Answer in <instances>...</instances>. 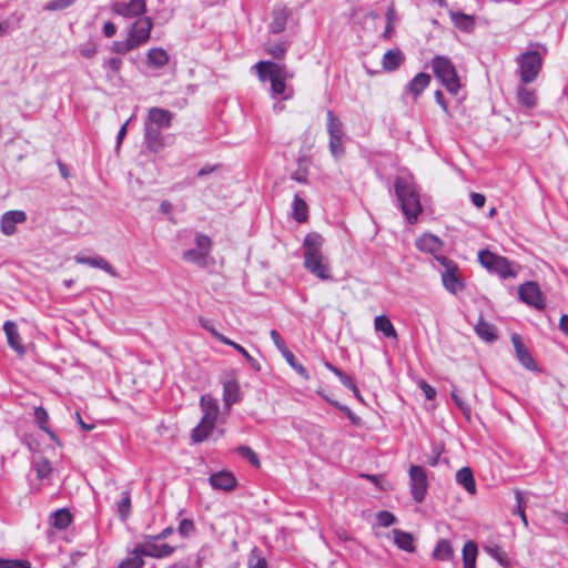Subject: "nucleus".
<instances>
[{
    "instance_id": "1",
    "label": "nucleus",
    "mask_w": 568,
    "mask_h": 568,
    "mask_svg": "<svg viewBox=\"0 0 568 568\" xmlns=\"http://www.w3.org/2000/svg\"><path fill=\"white\" fill-rule=\"evenodd\" d=\"M255 69L262 82L270 81L272 99L286 101L293 98L294 90L286 84V81L293 78V73L288 72L285 64L260 61L255 64Z\"/></svg>"
},
{
    "instance_id": "2",
    "label": "nucleus",
    "mask_w": 568,
    "mask_h": 568,
    "mask_svg": "<svg viewBox=\"0 0 568 568\" xmlns=\"http://www.w3.org/2000/svg\"><path fill=\"white\" fill-rule=\"evenodd\" d=\"M303 246L305 267L318 278H328L329 265L321 252L323 246V237L316 233L307 234Z\"/></svg>"
},
{
    "instance_id": "3",
    "label": "nucleus",
    "mask_w": 568,
    "mask_h": 568,
    "mask_svg": "<svg viewBox=\"0 0 568 568\" xmlns=\"http://www.w3.org/2000/svg\"><path fill=\"white\" fill-rule=\"evenodd\" d=\"M202 417L197 426L192 430V439L195 443L205 440L215 427L220 414V406L211 395H203L200 400Z\"/></svg>"
},
{
    "instance_id": "4",
    "label": "nucleus",
    "mask_w": 568,
    "mask_h": 568,
    "mask_svg": "<svg viewBox=\"0 0 568 568\" xmlns=\"http://www.w3.org/2000/svg\"><path fill=\"white\" fill-rule=\"evenodd\" d=\"M395 192L400 203L402 213L423 212L419 194L410 178H397L395 181Z\"/></svg>"
},
{
    "instance_id": "5",
    "label": "nucleus",
    "mask_w": 568,
    "mask_h": 568,
    "mask_svg": "<svg viewBox=\"0 0 568 568\" xmlns=\"http://www.w3.org/2000/svg\"><path fill=\"white\" fill-rule=\"evenodd\" d=\"M432 69L447 91L457 94L460 89V79L452 60L444 55H436L432 60Z\"/></svg>"
},
{
    "instance_id": "6",
    "label": "nucleus",
    "mask_w": 568,
    "mask_h": 568,
    "mask_svg": "<svg viewBox=\"0 0 568 568\" xmlns=\"http://www.w3.org/2000/svg\"><path fill=\"white\" fill-rule=\"evenodd\" d=\"M212 247L213 243L210 236L203 233H196L194 236V245L182 252V258L186 263L205 267L212 261Z\"/></svg>"
},
{
    "instance_id": "7",
    "label": "nucleus",
    "mask_w": 568,
    "mask_h": 568,
    "mask_svg": "<svg viewBox=\"0 0 568 568\" xmlns=\"http://www.w3.org/2000/svg\"><path fill=\"white\" fill-rule=\"evenodd\" d=\"M544 57L537 50H528L517 57L520 82L528 84L534 82L542 67Z\"/></svg>"
},
{
    "instance_id": "8",
    "label": "nucleus",
    "mask_w": 568,
    "mask_h": 568,
    "mask_svg": "<svg viewBox=\"0 0 568 568\" xmlns=\"http://www.w3.org/2000/svg\"><path fill=\"white\" fill-rule=\"evenodd\" d=\"M478 260L486 270L498 274L501 278L516 276V271L513 268L511 263L504 256L484 250L478 253Z\"/></svg>"
},
{
    "instance_id": "9",
    "label": "nucleus",
    "mask_w": 568,
    "mask_h": 568,
    "mask_svg": "<svg viewBox=\"0 0 568 568\" xmlns=\"http://www.w3.org/2000/svg\"><path fill=\"white\" fill-rule=\"evenodd\" d=\"M436 260L445 268L442 275L444 287L454 295L463 292L465 284L458 265L445 256H436Z\"/></svg>"
},
{
    "instance_id": "10",
    "label": "nucleus",
    "mask_w": 568,
    "mask_h": 568,
    "mask_svg": "<svg viewBox=\"0 0 568 568\" xmlns=\"http://www.w3.org/2000/svg\"><path fill=\"white\" fill-rule=\"evenodd\" d=\"M327 132L329 134V151L335 160H339L345 152L344 131L342 122L334 115L333 111H327Z\"/></svg>"
},
{
    "instance_id": "11",
    "label": "nucleus",
    "mask_w": 568,
    "mask_h": 568,
    "mask_svg": "<svg viewBox=\"0 0 568 568\" xmlns=\"http://www.w3.org/2000/svg\"><path fill=\"white\" fill-rule=\"evenodd\" d=\"M409 487L413 499L416 503H422L425 499L428 489V479L426 470L418 465L409 467Z\"/></svg>"
},
{
    "instance_id": "12",
    "label": "nucleus",
    "mask_w": 568,
    "mask_h": 568,
    "mask_svg": "<svg viewBox=\"0 0 568 568\" xmlns=\"http://www.w3.org/2000/svg\"><path fill=\"white\" fill-rule=\"evenodd\" d=\"M153 28V21L149 17H143L136 19L128 31V38L133 43V45L138 49L141 45L148 43L151 37V31Z\"/></svg>"
},
{
    "instance_id": "13",
    "label": "nucleus",
    "mask_w": 568,
    "mask_h": 568,
    "mask_svg": "<svg viewBox=\"0 0 568 568\" xmlns=\"http://www.w3.org/2000/svg\"><path fill=\"white\" fill-rule=\"evenodd\" d=\"M145 0L115 1L111 10L125 19L138 18L145 12Z\"/></svg>"
},
{
    "instance_id": "14",
    "label": "nucleus",
    "mask_w": 568,
    "mask_h": 568,
    "mask_svg": "<svg viewBox=\"0 0 568 568\" xmlns=\"http://www.w3.org/2000/svg\"><path fill=\"white\" fill-rule=\"evenodd\" d=\"M155 537L149 538L145 541L136 545V551L143 556L153 558H163L170 556L174 548L168 544H158Z\"/></svg>"
},
{
    "instance_id": "15",
    "label": "nucleus",
    "mask_w": 568,
    "mask_h": 568,
    "mask_svg": "<svg viewBox=\"0 0 568 568\" xmlns=\"http://www.w3.org/2000/svg\"><path fill=\"white\" fill-rule=\"evenodd\" d=\"M519 296L523 302L537 310H542L545 307V297L539 286L534 282L523 284L519 288Z\"/></svg>"
},
{
    "instance_id": "16",
    "label": "nucleus",
    "mask_w": 568,
    "mask_h": 568,
    "mask_svg": "<svg viewBox=\"0 0 568 568\" xmlns=\"http://www.w3.org/2000/svg\"><path fill=\"white\" fill-rule=\"evenodd\" d=\"M222 384L224 405L230 407L240 400V385L233 373L225 375Z\"/></svg>"
},
{
    "instance_id": "17",
    "label": "nucleus",
    "mask_w": 568,
    "mask_h": 568,
    "mask_svg": "<svg viewBox=\"0 0 568 568\" xmlns=\"http://www.w3.org/2000/svg\"><path fill=\"white\" fill-rule=\"evenodd\" d=\"M173 119V113L162 109V108H151L149 110L148 119L145 121L146 124L160 129L165 130L171 126V122Z\"/></svg>"
},
{
    "instance_id": "18",
    "label": "nucleus",
    "mask_w": 568,
    "mask_h": 568,
    "mask_svg": "<svg viewBox=\"0 0 568 568\" xmlns=\"http://www.w3.org/2000/svg\"><path fill=\"white\" fill-rule=\"evenodd\" d=\"M3 332L7 336V341L9 346L20 356L24 355L27 352L26 346L22 343L21 336L18 332L17 324L11 321H7L3 324Z\"/></svg>"
},
{
    "instance_id": "19",
    "label": "nucleus",
    "mask_w": 568,
    "mask_h": 568,
    "mask_svg": "<svg viewBox=\"0 0 568 568\" xmlns=\"http://www.w3.org/2000/svg\"><path fill=\"white\" fill-rule=\"evenodd\" d=\"M511 342L516 349L517 358L521 363V365L529 371H537V364L532 356L530 355L529 351L525 347L521 337L518 334H514L511 336Z\"/></svg>"
},
{
    "instance_id": "20",
    "label": "nucleus",
    "mask_w": 568,
    "mask_h": 568,
    "mask_svg": "<svg viewBox=\"0 0 568 568\" xmlns=\"http://www.w3.org/2000/svg\"><path fill=\"white\" fill-rule=\"evenodd\" d=\"M144 142L151 152H160L164 148L162 130L144 124Z\"/></svg>"
},
{
    "instance_id": "21",
    "label": "nucleus",
    "mask_w": 568,
    "mask_h": 568,
    "mask_svg": "<svg viewBox=\"0 0 568 568\" xmlns=\"http://www.w3.org/2000/svg\"><path fill=\"white\" fill-rule=\"evenodd\" d=\"M209 480L214 489L230 491L236 486L235 477L232 473L226 470L212 474Z\"/></svg>"
},
{
    "instance_id": "22",
    "label": "nucleus",
    "mask_w": 568,
    "mask_h": 568,
    "mask_svg": "<svg viewBox=\"0 0 568 568\" xmlns=\"http://www.w3.org/2000/svg\"><path fill=\"white\" fill-rule=\"evenodd\" d=\"M455 556L453 544L445 538L439 539L433 550L432 557L439 561H450Z\"/></svg>"
},
{
    "instance_id": "23",
    "label": "nucleus",
    "mask_w": 568,
    "mask_h": 568,
    "mask_svg": "<svg viewBox=\"0 0 568 568\" xmlns=\"http://www.w3.org/2000/svg\"><path fill=\"white\" fill-rule=\"evenodd\" d=\"M390 534L393 536L394 544L399 549L407 552H414L416 550L415 540L412 534L400 529H393Z\"/></svg>"
},
{
    "instance_id": "24",
    "label": "nucleus",
    "mask_w": 568,
    "mask_h": 568,
    "mask_svg": "<svg viewBox=\"0 0 568 568\" xmlns=\"http://www.w3.org/2000/svg\"><path fill=\"white\" fill-rule=\"evenodd\" d=\"M430 83V75L424 72L416 74L406 85V92L419 97Z\"/></svg>"
},
{
    "instance_id": "25",
    "label": "nucleus",
    "mask_w": 568,
    "mask_h": 568,
    "mask_svg": "<svg viewBox=\"0 0 568 568\" xmlns=\"http://www.w3.org/2000/svg\"><path fill=\"white\" fill-rule=\"evenodd\" d=\"M517 101L527 109H532L537 104V93L535 89L527 88L521 82L517 87Z\"/></svg>"
},
{
    "instance_id": "26",
    "label": "nucleus",
    "mask_w": 568,
    "mask_h": 568,
    "mask_svg": "<svg viewBox=\"0 0 568 568\" xmlns=\"http://www.w3.org/2000/svg\"><path fill=\"white\" fill-rule=\"evenodd\" d=\"M404 62V54L399 49L387 50L382 59V65L385 71H395Z\"/></svg>"
},
{
    "instance_id": "27",
    "label": "nucleus",
    "mask_w": 568,
    "mask_h": 568,
    "mask_svg": "<svg viewBox=\"0 0 568 568\" xmlns=\"http://www.w3.org/2000/svg\"><path fill=\"white\" fill-rule=\"evenodd\" d=\"M456 483L463 486L464 489L470 495H475L477 491L474 474L469 467H463L457 470Z\"/></svg>"
},
{
    "instance_id": "28",
    "label": "nucleus",
    "mask_w": 568,
    "mask_h": 568,
    "mask_svg": "<svg viewBox=\"0 0 568 568\" xmlns=\"http://www.w3.org/2000/svg\"><path fill=\"white\" fill-rule=\"evenodd\" d=\"M416 246L420 251L435 254L436 252L440 251L443 243L438 237L434 235L424 234L417 239Z\"/></svg>"
},
{
    "instance_id": "29",
    "label": "nucleus",
    "mask_w": 568,
    "mask_h": 568,
    "mask_svg": "<svg viewBox=\"0 0 568 568\" xmlns=\"http://www.w3.org/2000/svg\"><path fill=\"white\" fill-rule=\"evenodd\" d=\"M26 221V215H1L0 230L2 234L10 236L17 231V225Z\"/></svg>"
},
{
    "instance_id": "30",
    "label": "nucleus",
    "mask_w": 568,
    "mask_h": 568,
    "mask_svg": "<svg viewBox=\"0 0 568 568\" xmlns=\"http://www.w3.org/2000/svg\"><path fill=\"white\" fill-rule=\"evenodd\" d=\"M74 260L79 264H87V265H90L95 268H101V270L105 271L106 273H109L110 275L116 276L114 268L103 257H99V256L87 257V256L77 255L74 257Z\"/></svg>"
},
{
    "instance_id": "31",
    "label": "nucleus",
    "mask_w": 568,
    "mask_h": 568,
    "mask_svg": "<svg viewBox=\"0 0 568 568\" xmlns=\"http://www.w3.org/2000/svg\"><path fill=\"white\" fill-rule=\"evenodd\" d=\"M325 366L341 379L343 385L345 387H347L353 393V395L355 396L356 399L364 403V398L361 395L359 389L357 388V386L355 385V383L348 375L344 374L341 369L333 366L331 363H325Z\"/></svg>"
},
{
    "instance_id": "32",
    "label": "nucleus",
    "mask_w": 568,
    "mask_h": 568,
    "mask_svg": "<svg viewBox=\"0 0 568 568\" xmlns=\"http://www.w3.org/2000/svg\"><path fill=\"white\" fill-rule=\"evenodd\" d=\"M288 18V11L285 8H275L272 12L270 30L273 33H280L285 29Z\"/></svg>"
},
{
    "instance_id": "33",
    "label": "nucleus",
    "mask_w": 568,
    "mask_h": 568,
    "mask_svg": "<svg viewBox=\"0 0 568 568\" xmlns=\"http://www.w3.org/2000/svg\"><path fill=\"white\" fill-rule=\"evenodd\" d=\"M462 556L464 568H476V560L478 556L477 545L471 540L467 541L463 547Z\"/></svg>"
},
{
    "instance_id": "34",
    "label": "nucleus",
    "mask_w": 568,
    "mask_h": 568,
    "mask_svg": "<svg viewBox=\"0 0 568 568\" xmlns=\"http://www.w3.org/2000/svg\"><path fill=\"white\" fill-rule=\"evenodd\" d=\"M374 328L381 332L385 337L397 338V332L390 320L385 315L376 316L374 320Z\"/></svg>"
},
{
    "instance_id": "35",
    "label": "nucleus",
    "mask_w": 568,
    "mask_h": 568,
    "mask_svg": "<svg viewBox=\"0 0 568 568\" xmlns=\"http://www.w3.org/2000/svg\"><path fill=\"white\" fill-rule=\"evenodd\" d=\"M148 62L155 68H162L169 62V54L162 48H152L148 52Z\"/></svg>"
},
{
    "instance_id": "36",
    "label": "nucleus",
    "mask_w": 568,
    "mask_h": 568,
    "mask_svg": "<svg viewBox=\"0 0 568 568\" xmlns=\"http://www.w3.org/2000/svg\"><path fill=\"white\" fill-rule=\"evenodd\" d=\"M33 468L39 480L47 479L52 473L51 463L41 456L33 459Z\"/></svg>"
},
{
    "instance_id": "37",
    "label": "nucleus",
    "mask_w": 568,
    "mask_h": 568,
    "mask_svg": "<svg viewBox=\"0 0 568 568\" xmlns=\"http://www.w3.org/2000/svg\"><path fill=\"white\" fill-rule=\"evenodd\" d=\"M450 17L455 27L463 31H470L475 26L474 18L463 12H452Z\"/></svg>"
},
{
    "instance_id": "38",
    "label": "nucleus",
    "mask_w": 568,
    "mask_h": 568,
    "mask_svg": "<svg viewBox=\"0 0 568 568\" xmlns=\"http://www.w3.org/2000/svg\"><path fill=\"white\" fill-rule=\"evenodd\" d=\"M475 331L486 342H494L496 339L494 326L485 321H479L475 326Z\"/></svg>"
},
{
    "instance_id": "39",
    "label": "nucleus",
    "mask_w": 568,
    "mask_h": 568,
    "mask_svg": "<svg viewBox=\"0 0 568 568\" xmlns=\"http://www.w3.org/2000/svg\"><path fill=\"white\" fill-rule=\"evenodd\" d=\"M34 418H36V422L37 424L39 425V427L44 430L52 439H57L55 435L53 432H51L47 426V422L49 419L48 417V414L45 412V409H43L42 407H38L36 408L34 410Z\"/></svg>"
},
{
    "instance_id": "40",
    "label": "nucleus",
    "mask_w": 568,
    "mask_h": 568,
    "mask_svg": "<svg viewBox=\"0 0 568 568\" xmlns=\"http://www.w3.org/2000/svg\"><path fill=\"white\" fill-rule=\"evenodd\" d=\"M281 354L284 356V358L287 361L290 366L295 369L301 376H303L305 379L308 378V374L306 369L296 362L294 354L288 349L285 348V351H282Z\"/></svg>"
},
{
    "instance_id": "41",
    "label": "nucleus",
    "mask_w": 568,
    "mask_h": 568,
    "mask_svg": "<svg viewBox=\"0 0 568 568\" xmlns=\"http://www.w3.org/2000/svg\"><path fill=\"white\" fill-rule=\"evenodd\" d=\"M142 554H140L139 551H136V547L134 548L132 555L130 557H128L126 559H124L119 568H141L143 566V559H142Z\"/></svg>"
},
{
    "instance_id": "42",
    "label": "nucleus",
    "mask_w": 568,
    "mask_h": 568,
    "mask_svg": "<svg viewBox=\"0 0 568 568\" xmlns=\"http://www.w3.org/2000/svg\"><path fill=\"white\" fill-rule=\"evenodd\" d=\"M52 518H53V526L59 529H63V528L68 527L69 524L71 523V515L65 509H60V510L55 511L53 514Z\"/></svg>"
},
{
    "instance_id": "43",
    "label": "nucleus",
    "mask_w": 568,
    "mask_h": 568,
    "mask_svg": "<svg viewBox=\"0 0 568 568\" xmlns=\"http://www.w3.org/2000/svg\"><path fill=\"white\" fill-rule=\"evenodd\" d=\"M135 49L128 37L123 41H114L110 47V51L116 54H126Z\"/></svg>"
},
{
    "instance_id": "44",
    "label": "nucleus",
    "mask_w": 568,
    "mask_h": 568,
    "mask_svg": "<svg viewBox=\"0 0 568 568\" xmlns=\"http://www.w3.org/2000/svg\"><path fill=\"white\" fill-rule=\"evenodd\" d=\"M397 21V16L394 6L388 7L386 12V28L384 31L385 38H390Z\"/></svg>"
},
{
    "instance_id": "45",
    "label": "nucleus",
    "mask_w": 568,
    "mask_h": 568,
    "mask_svg": "<svg viewBox=\"0 0 568 568\" xmlns=\"http://www.w3.org/2000/svg\"><path fill=\"white\" fill-rule=\"evenodd\" d=\"M376 526L378 527H389L396 521V517L386 510L378 511L375 516Z\"/></svg>"
},
{
    "instance_id": "46",
    "label": "nucleus",
    "mask_w": 568,
    "mask_h": 568,
    "mask_svg": "<svg viewBox=\"0 0 568 568\" xmlns=\"http://www.w3.org/2000/svg\"><path fill=\"white\" fill-rule=\"evenodd\" d=\"M490 556H493L501 566L505 568H510V561L505 551H503L499 547H493L488 549Z\"/></svg>"
},
{
    "instance_id": "47",
    "label": "nucleus",
    "mask_w": 568,
    "mask_h": 568,
    "mask_svg": "<svg viewBox=\"0 0 568 568\" xmlns=\"http://www.w3.org/2000/svg\"><path fill=\"white\" fill-rule=\"evenodd\" d=\"M266 52L276 59H282L286 53V47L283 42H277L266 47Z\"/></svg>"
},
{
    "instance_id": "48",
    "label": "nucleus",
    "mask_w": 568,
    "mask_h": 568,
    "mask_svg": "<svg viewBox=\"0 0 568 568\" xmlns=\"http://www.w3.org/2000/svg\"><path fill=\"white\" fill-rule=\"evenodd\" d=\"M452 397L455 402V404L457 405V407L460 409V412L464 414V416L467 418V419H470V415H471V409H470V406L468 404H466L464 402V399L456 393V392H453L452 393Z\"/></svg>"
},
{
    "instance_id": "49",
    "label": "nucleus",
    "mask_w": 568,
    "mask_h": 568,
    "mask_svg": "<svg viewBox=\"0 0 568 568\" xmlns=\"http://www.w3.org/2000/svg\"><path fill=\"white\" fill-rule=\"evenodd\" d=\"M75 0H50L45 4V10L58 11L70 7Z\"/></svg>"
},
{
    "instance_id": "50",
    "label": "nucleus",
    "mask_w": 568,
    "mask_h": 568,
    "mask_svg": "<svg viewBox=\"0 0 568 568\" xmlns=\"http://www.w3.org/2000/svg\"><path fill=\"white\" fill-rule=\"evenodd\" d=\"M102 67L113 73H118L122 67V60L120 58L112 57L105 59Z\"/></svg>"
},
{
    "instance_id": "51",
    "label": "nucleus",
    "mask_w": 568,
    "mask_h": 568,
    "mask_svg": "<svg viewBox=\"0 0 568 568\" xmlns=\"http://www.w3.org/2000/svg\"><path fill=\"white\" fill-rule=\"evenodd\" d=\"M320 395H322L326 402H328L329 404L334 405L335 407H337L338 409L345 412V414L347 415V417L353 422V423H356L357 422V418L354 416V414L352 413V410L349 408H347L346 406H343L341 405L339 403L335 402L334 399H332L331 397L324 395L321 390L317 392Z\"/></svg>"
},
{
    "instance_id": "52",
    "label": "nucleus",
    "mask_w": 568,
    "mask_h": 568,
    "mask_svg": "<svg viewBox=\"0 0 568 568\" xmlns=\"http://www.w3.org/2000/svg\"><path fill=\"white\" fill-rule=\"evenodd\" d=\"M0 568H30L28 561L0 559Z\"/></svg>"
},
{
    "instance_id": "53",
    "label": "nucleus",
    "mask_w": 568,
    "mask_h": 568,
    "mask_svg": "<svg viewBox=\"0 0 568 568\" xmlns=\"http://www.w3.org/2000/svg\"><path fill=\"white\" fill-rule=\"evenodd\" d=\"M220 342H222L223 344H226V345H230L232 346L233 348H235L239 353L242 354V356L245 357V359H251V355L247 353V351L242 347L240 344L231 341L230 338L225 337V336H221L220 337Z\"/></svg>"
},
{
    "instance_id": "54",
    "label": "nucleus",
    "mask_w": 568,
    "mask_h": 568,
    "mask_svg": "<svg viewBox=\"0 0 568 568\" xmlns=\"http://www.w3.org/2000/svg\"><path fill=\"white\" fill-rule=\"evenodd\" d=\"M97 51H98L97 50V45L93 42L84 43L80 48L81 55L84 57V58H88V59L93 58L95 55Z\"/></svg>"
},
{
    "instance_id": "55",
    "label": "nucleus",
    "mask_w": 568,
    "mask_h": 568,
    "mask_svg": "<svg viewBox=\"0 0 568 568\" xmlns=\"http://www.w3.org/2000/svg\"><path fill=\"white\" fill-rule=\"evenodd\" d=\"M248 567L250 568H267L266 561L264 558L257 556L255 551H252L250 560H248Z\"/></svg>"
},
{
    "instance_id": "56",
    "label": "nucleus",
    "mask_w": 568,
    "mask_h": 568,
    "mask_svg": "<svg viewBox=\"0 0 568 568\" xmlns=\"http://www.w3.org/2000/svg\"><path fill=\"white\" fill-rule=\"evenodd\" d=\"M240 452L245 458L250 460L252 465H254L255 467H260V459L250 447H242Z\"/></svg>"
},
{
    "instance_id": "57",
    "label": "nucleus",
    "mask_w": 568,
    "mask_h": 568,
    "mask_svg": "<svg viewBox=\"0 0 568 568\" xmlns=\"http://www.w3.org/2000/svg\"><path fill=\"white\" fill-rule=\"evenodd\" d=\"M194 530V526H193V523L189 519H183L181 523H180V526H179V532L183 536V537H187L192 534V531Z\"/></svg>"
},
{
    "instance_id": "58",
    "label": "nucleus",
    "mask_w": 568,
    "mask_h": 568,
    "mask_svg": "<svg viewBox=\"0 0 568 568\" xmlns=\"http://www.w3.org/2000/svg\"><path fill=\"white\" fill-rule=\"evenodd\" d=\"M118 510L122 518H125L130 510V497L128 494L124 495L122 500L118 504Z\"/></svg>"
},
{
    "instance_id": "59",
    "label": "nucleus",
    "mask_w": 568,
    "mask_h": 568,
    "mask_svg": "<svg viewBox=\"0 0 568 568\" xmlns=\"http://www.w3.org/2000/svg\"><path fill=\"white\" fill-rule=\"evenodd\" d=\"M270 336L280 352L285 351V348H287L284 339L281 337L277 331H271Z\"/></svg>"
},
{
    "instance_id": "60",
    "label": "nucleus",
    "mask_w": 568,
    "mask_h": 568,
    "mask_svg": "<svg viewBox=\"0 0 568 568\" xmlns=\"http://www.w3.org/2000/svg\"><path fill=\"white\" fill-rule=\"evenodd\" d=\"M418 386L420 387V389L423 390V393L425 394L427 399L435 398L436 390L430 385H428L425 381L420 379L418 382Z\"/></svg>"
},
{
    "instance_id": "61",
    "label": "nucleus",
    "mask_w": 568,
    "mask_h": 568,
    "mask_svg": "<svg viewBox=\"0 0 568 568\" xmlns=\"http://www.w3.org/2000/svg\"><path fill=\"white\" fill-rule=\"evenodd\" d=\"M364 477L367 478L371 483H373L381 490H387L388 489L387 485L384 481L383 476L365 475Z\"/></svg>"
},
{
    "instance_id": "62",
    "label": "nucleus",
    "mask_w": 568,
    "mask_h": 568,
    "mask_svg": "<svg viewBox=\"0 0 568 568\" xmlns=\"http://www.w3.org/2000/svg\"><path fill=\"white\" fill-rule=\"evenodd\" d=\"M307 210V205L304 200L298 196L294 197L293 202V213H305Z\"/></svg>"
},
{
    "instance_id": "63",
    "label": "nucleus",
    "mask_w": 568,
    "mask_h": 568,
    "mask_svg": "<svg viewBox=\"0 0 568 568\" xmlns=\"http://www.w3.org/2000/svg\"><path fill=\"white\" fill-rule=\"evenodd\" d=\"M470 200L476 209H481L485 204V196L480 193H471Z\"/></svg>"
},
{
    "instance_id": "64",
    "label": "nucleus",
    "mask_w": 568,
    "mask_h": 568,
    "mask_svg": "<svg viewBox=\"0 0 568 568\" xmlns=\"http://www.w3.org/2000/svg\"><path fill=\"white\" fill-rule=\"evenodd\" d=\"M102 31L106 38H112L116 33V27L113 22L108 21L104 23Z\"/></svg>"
}]
</instances>
